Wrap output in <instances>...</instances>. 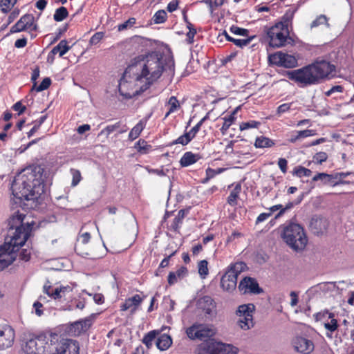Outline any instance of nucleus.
<instances>
[{"mask_svg": "<svg viewBox=\"0 0 354 354\" xmlns=\"http://www.w3.org/2000/svg\"><path fill=\"white\" fill-rule=\"evenodd\" d=\"M131 46L141 54L131 60L119 82V92L127 98L131 97L138 90L132 91L138 83L145 82L142 91L160 77L164 71L169 74H174V61L168 58L165 66L161 60V55L152 50V44L149 39L140 36H135L130 41Z\"/></svg>", "mask_w": 354, "mask_h": 354, "instance_id": "nucleus-1", "label": "nucleus"}, {"mask_svg": "<svg viewBox=\"0 0 354 354\" xmlns=\"http://www.w3.org/2000/svg\"><path fill=\"white\" fill-rule=\"evenodd\" d=\"M45 178V170L39 165H31L21 170L15 177L11 185L12 208H35L36 201L44 192Z\"/></svg>", "mask_w": 354, "mask_h": 354, "instance_id": "nucleus-2", "label": "nucleus"}, {"mask_svg": "<svg viewBox=\"0 0 354 354\" xmlns=\"http://www.w3.org/2000/svg\"><path fill=\"white\" fill-rule=\"evenodd\" d=\"M26 215L19 211L8 220V232L5 243L0 247V271L8 267L17 258V252L30 235L32 222H24Z\"/></svg>", "mask_w": 354, "mask_h": 354, "instance_id": "nucleus-3", "label": "nucleus"}, {"mask_svg": "<svg viewBox=\"0 0 354 354\" xmlns=\"http://www.w3.org/2000/svg\"><path fill=\"white\" fill-rule=\"evenodd\" d=\"M57 335H40L26 341L21 345V354H79L78 342L71 339L58 341Z\"/></svg>", "mask_w": 354, "mask_h": 354, "instance_id": "nucleus-4", "label": "nucleus"}, {"mask_svg": "<svg viewBox=\"0 0 354 354\" xmlns=\"http://www.w3.org/2000/svg\"><path fill=\"white\" fill-rule=\"evenodd\" d=\"M335 70L330 62L322 60L288 73V77L301 87L319 84Z\"/></svg>", "mask_w": 354, "mask_h": 354, "instance_id": "nucleus-5", "label": "nucleus"}, {"mask_svg": "<svg viewBox=\"0 0 354 354\" xmlns=\"http://www.w3.org/2000/svg\"><path fill=\"white\" fill-rule=\"evenodd\" d=\"M281 238L291 249L297 252L304 250L308 243L304 229L295 223H290L283 226Z\"/></svg>", "mask_w": 354, "mask_h": 354, "instance_id": "nucleus-6", "label": "nucleus"}, {"mask_svg": "<svg viewBox=\"0 0 354 354\" xmlns=\"http://www.w3.org/2000/svg\"><path fill=\"white\" fill-rule=\"evenodd\" d=\"M266 35L269 39V44L274 48H280L289 44L290 30L283 28L281 24L275 23L273 26L266 28Z\"/></svg>", "mask_w": 354, "mask_h": 354, "instance_id": "nucleus-7", "label": "nucleus"}, {"mask_svg": "<svg viewBox=\"0 0 354 354\" xmlns=\"http://www.w3.org/2000/svg\"><path fill=\"white\" fill-rule=\"evenodd\" d=\"M245 266L243 262H236L228 266L221 279V286L224 290L232 292L235 290L238 275L245 270Z\"/></svg>", "mask_w": 354, "mask_h": 354, "instance_id": "nucleus-8", "label": "nucleus"}, {"mask_svg": "<svg viewBox=\"0 0 354 354\" xmlns=\"http://www.w3.org/2000/svg\"><path fill=\"white\" fill-rule=\"evenodd\" d=\"M348 176H354L351 172H336L333 174L318 173L313 178V181L320 180L323 185H329L335 187L339 185L349 184L353 181V179L346 180Z\"/></svg>", "mask_w": 354, "mask_h": 354, "instance_id": "nucleus-9", "label": "nucleus"}, {"mask_svg": "<svg viewBox=\"0 0 354 354\" xmlns=\"http://www.w3.org/2000/svg\"><path fill=\"white\" fill-rule=\"evenodd\" d=\"M187 337L192 340H205L214 335V330L207 325L194 324L186 330Z\"/></svg>", "mask_w": 354, "mask_h": 354, "instance_id": "nucleus-10", "label": "nucleus"}, {"mask_svg": "<svg viewBox=\"0 0 354 354\" xmlns=\"http://www.w3.org/2000/svg\"><path fill=\"white\" fill-rule=\"evenodd\" d=\"M315 319L320 322L327 330L326 335L331 338L332 334L338 328L337 320L335 318V315L328 310L319 312L315 315Z\"/></svg>", "mask_w": 354, "mask_h": 354, "instance_id": "nucleus-11", "label": "nucleus"}, {"mask_svg": "<svg viewBox=\"0 0 354 354\" xmlns=\"http://www.w3.org/2000/svg\"><path fill=\"white\" fill-rule=\"evenodd\" d=\"M269 60L274 65L285 68H294L297 66V59L295 57L282 52L270 55Z\"/></svg>", "mask_w": 354, "mask_h": 354, "instance_id": "nucleus-12", "label": "nucleus"}, {"mask_svg": "<svg viewBox=\"0 0 354 354\" xmlns=\"http://www.w3.org/2000/svg\"><path fill=\"white\" fill-rule=\"evenodd\" d=\"M34 21L35 17L32 14H26L11 27L10 32L16 33L27 30H35L37 26L34 24Z\"/></svg>", "mask_w": 354, "mask_h": 354, "instance_id": "nucleus-13", "label": "nucleus"}, {"mask_svg": "<svg viewBox=\"0 0 354 354\" xmlns=\"http://www.w3.org/2000/svg\"><path fill=\"white\" fill-rule=\"evenodd\" d=\"M292 345L297 352L302 354H310L315 348V345L312 340L301 336H297L293 338Z\"/></svg>", "mask_w": 354, "mask_h": 354, "instance_id": "nucleus-14", "label": "nucleus"}, {"mask_svg": "<svg viewBox=\"0 0 354 354\" xmlns=\"http://www.w3.org/2000/svg\"><path fill=\"white\" fill-rule=\"evenodd\" d=\"M239 290L243 294H259L263 290L259 287L257 280L254 278L246 277L243 278L239 285Z\"/></svg>", "mask_w": 354, "mask_h": 354, "instance_id": "nucleus-15", "label": "nucleus"}, {"mask_svg": "<svg viewBox=\"0 0 354 354\" xmlns=\"http://www.w3.org/2000/svg\"><path fill=\"white\" fill-rule=\"evenodd\" d=\"M15 336V331L11 326H0V350L10 347L14 342Z\"/></svg>", "mask_w": 354, "mask_h": 354, "instance_id": "nucleus-16", "label": "nucleus"}, {"mask_svg": "<svg viewBox=\"0 0 354 354\" xmlns=\"http://www.w3.org/2000/svg\"><path fill=\"white\" fill-rule=\"evenodd\" d=\"M214 354H237L239 349L232 344L212 342Z\"/></svg>", "mask_w": 354, "mask_h": 354, "instance_id": "nucleus-17", "label": "nucleus"}, {"mask_svg": "<svg viewBox=\"0 0 354 354\" xmlns=\"http://www.w3.org/2000/svg\"><path fill=\"white\" fill-rule=\"evenodd\" d=\"M317 134L316 130L314 129H305L302 131H292L288 141L291 143H295L297 141L304 138L314 136Z\"/></svg>", "mask_w": 354, "mask_h": 354, "instance_id": "nucleus-18", "label": "nucleus"}, {"mask_svg": "<svg viewBox=\"0 0 354 354\" xmlns=\"http://www.w3.org/2000/svg\"><path fill=\"white\" fill-rule=\"evenodd\" d=\"M128 130L126 124H122L121 122H118L114 124L108 125L100 131V135H105L108 137L111 133L118 131L119 133H125Z\"/></svg>", "mask_w": 354, "mask_h": 354, "instance_id": "nucleus-19", "label": "nucleus"}, {"mask_svg": "<svg viewBox=\"0 0 354 354\" xmlns=\"http://www.w3.org/2000/svg\"><path fill=\"white\" fill-rule=\"evenodd\" d=\"M142 299L139 295H135L133 297L127 299L125 302L120 306V309L122 311H125L129 308H133L132 312L135 311L137 307L142 302Z\"/></svg>", "mask_w": 354, "mask_h": 354, "instance_id": "nucleus-20", "label": "nucleus"}, {"mask_svg": "<svg viewBox=\"0 0 354 354\" xmlns=\"http://www.w3.org/2000/svg\"><path fill=\"white\" fill-rule=\"evenodd\" d=\"M201 158L200 155L193 153L191 151L185 152L180 160V164L185 167L196 163Z\"/></svg>", "mask_w": 354, "mask_h": 354, "instance_id": "nucleus-21", "label": "nucleus"}, {"mask_svg": "<svg viewBox=\"0 0 354 354\" xmlns=\"http://www.w3.org/2000/svg\"><path fill=\"white\" fill-rule=\"evenodd\" d=\"M198 306L205 314H212L215 305L214 300L208 296L203 297L198 301Z\"/></svg>", "mask_w": 354, "mask_h": 354, "instance_id": "nucleus-22", "label": "nucleus"}, {"mask_svg": "<svg viewBox=\"0 0 354 354\" xmlns=\"http://www.w3.org/2000/svg\"><path fill=\"white\" fill-rule=\"evenodd\" d=\"M295 12V10H287L285 14L281 18V20L277 22V24H281L283 26V28H286L288 30H290V29L292 28Z\"/></svg>", "mask_w": 354, "mask_h": 354, "instance_id": "nucleus-23", "label": "nucleus"}, {"mask_svg": "<svg viewBox=\"0 0 354 354\" xmlns=\"http://www.w3.org/2000/svg\"><path fill=\"white\" fill-rule=\"evenodd\" d=\"M156 344L160 351H166L171 346L172 339L169 335L162 334L158 337Z\"/></svg>", "mask_w": 354, "mask_h": 354, "instance_id": "nucleus-24", "label": "nucleus"}, {"mask_svg": "<svg viewBox=\"0 0 354 354\" xmlns=\"http://www.w3.org/2000/svg\"><path fill=\"white\" fill-rule=\"evenodd\" d=\"M255 310V306L252 304H243L238 307L236 314L239 317H253Z\"/></svg>", "mask_w": 354, "mask_h": 354, "instance_id": "nucleus-25", "label": "nucleus"}, {"mask_svg": "<svg viewBox=\"0 0 354 354\" xmlns=\"http://www.w3.org/2000/svg\"><path fill=\"white\" fill-rule=\"evenodd\" d=\"M147 119H142L134 126L129 133V139L131 141L136 140L145 129Z\"/></svg>", "mask_w": 354, "mask_h": 354, "instance_id": "nucleus-26", "label": "nucleus"}, {"mask_svg": "<svg viewBox=\"0 0 354 354\" xmlns=\"http://www.w3.org/2000/svg\"><path fill=\"white\" fill-rule=\"evenodd\" d=\"M275 145L274 140L263 136H257L255 139L254 147L256 148H270Z\"/></svg>", "mask_w": 354, "mask_h": 354, "instance_id": "nucleus-27", "label": "nucleus"}, {"mask_svg": "<svg viewBox=\"0 0 354 354\" xmlns=\"http://www.w3.org/2000/svg\"><path fill=\"white\" fill-rule=\"evenodd\" d=\"M70 49V46L68 45L66 40H61L59 44L55 46L50 51L53 55L59 53V57H62L65 55Z\"/></svg>", "mask_w": 354, "mask_h": 354, "instance_id": "nucleus-28", "label": "nucleus"}, {"mask_svg": "<svg viewBox=\"0 0 354 354\" xmlns=\"http://www.w3.org/2000/svg\"><path fill=\"white\" fill-rule=\"evenodd\" d=\"M73 289L69 286L56 287L54 290L52 299L60 300L64 298L68 293L71 292Z\"/></svg>", "mask_w": 354, "mask_h": 354, "instance_id": "nucleus-29", "label": "nucleus"}, {"mask_svg": "<svg viewBox=\"0 0 354 354\" xmlns=\"http://www.w3.org/2000/svg\"><path fill=\"white\" fill-rule=\"evenodd\" d=\"M187 211L185 209H180L176 216L174 218L173 222L171 225V227L174 231H178L183 223V220L186 216Z\"/></svg>", "mask_w": 354, "mask_h": 354, "instance_id": "nucleus-30", "label": "nucleus"}, {"mask_svg": "<svg viewBox=\"0 0 354 354\" xmlns=\"http://www.w3.org/2000/svg\"><path fill=\"white\" fill-rule=\"evenodd\" d=\"M237 325L244 330H249L254 326L253 317H239L237 321Z\"/></svg>", "mask_w": 354, "mask_h": 354, "instance_id": "nucleus-31", "label": "nucleus"}, {"mask_svg": "<svg viewBox=\"0 0 354 354\" xmlns=\"http://www.w3.org/2000/svg\"><path fill=\"white\" fill-rule=\"evenodd\" d=\"M326 226V221L322 218H313L310 222V227L312 229H315V233L319 234L322 232V230H325Z\"/></svg>", "mask_w": 354, "mask_h": 354, "instance_id": "nucleus-32", "label": "nucleus"}, {"mask_svg": "<svg viewBox=\"0 0 354 354\" xmlns=\"http://www.w3.org/2000/svg\"><path fill=\"white\" fill-rule=\"evenodd\" d=\"M241 185H236L234 188L230 192L229 196L227 197V203L231 206H235L237 204V198H239L241 192Z\"/></svg>", "mask_w": 354, "mask_h": 354, "instance_id": "nucleus-33", "label": "nucleus"}, {"mask_svg": "<svg viewBox=\"0 0 354 354\" xmlns=\"http://www.w3.org/2000/svg\"><path fill=\"white\" fill-rule=\"evenodd\" d=\"M238 110V108H236L230 115H229L227 117H225L224 122L221 128V131L223 133H224L232 124V123L236 120L235 114Z\"/></svg>", "mask_w": 354, "mask_h": 354, "instance_id": "nucleus-34", "label": "nucleus"}, {"mask_svg": "<svg viewBox=\"0 0 354 354\" xmlns=\"http://www.w3.org/2000/svg\"><path fill=\"white\" fill-rule=\"evenodd\" d=\"M196 354H214L212 342L201 344L197 349Z\"/></svg>", "mask_w": 354, "mask_h": 354, "instance_id": "nucleus-35", "label": "nucleus"}, {"mask_svg": "<svg viewBox=\"0 0 354 354\" xmlns=\"http://www.w3.org/2000/svg\"><path fill=\"white\" fill-rule=\"evenodd\" d=\"M68 12L67 9L65 7L62 6L56 9L55 14L53 15V19L55 21L59 22L65 19L68 17Z\"/></svg>", "mask_w": 354, "mask_h": 354, "instance_id": "nucleus-36", "label": "nucleus"}, {"mask_svg": "<svg viewBox=\"0 0 354 354\" xmlns=\"http://www.w3.org/2000/svg\"><path fill=\"white\" fill-rule=\"evenodd\" d=\"M156 330H151L147 333L142 339V342L146 345L148 348H150L153 345V342L155 340L158 335Z\"/></svg>", "mask_w": 354, "mask_h": 354, "instance_id": "nucleus-37", "label": "nucleus"}, {"mask_svg": "<svg viewBox=\"0 0 354 354\" xmlns=\"http://www.w3.org/2000/svg\"><path fill=\"white\" fill-rule=\"evenodd\" d=\"M292 174L299 178L302 177H308L312 174V171L310 169H307L302 166H297L295 167Z\"/></svg>", "mask_w": 354, "mask_h": 354, "instance_id": "nucleus-38", "label": "nucleus"}, {"mask_svg": "<svg viewBox=\"0 0 354 354\" xmlns=\"http://www.w3.org/2000/svg\"><path fill=\"white\" fill-rule=\"evenodd\" d=\"M167 14L165 10H159L153 16V21L155 24H162L166 21Z\"/></svg>", "mask_w": 354, "mask_h": 354, "instance_id": "nucleus-39", "label": "nucleus"}, {"mask_svg": "<svg viewBox=\"0 0 354 354\" xmlns=\"http://www.w3.org/2000/svg\"><path fill=\"white\" fill-rule=\"evenodd\" d=\"M46 118V115H42L39 119L33 122L35 124L33 127L27 133V136L28 138H31L35 134V133L38 131V129L40 128V126L45 122Z\"/></svg>", "mask_w": 354, "mask_h": 354, "instance_id": "nucleus-40", "label": "nucleus"}, {"mask_svg": "<svg viewBox=\"0 0 354 354\" xmlns=\"http://www.w3.org/2000/svg\"><path fill=\"white\" fill-rule=\"evenodd\" d=\"M192 139L193 138L192 137V136L188 132H185L183 135L180 136L177 139L172 141L171 145H173L180 144L183 146H185L189 144Z\"/></svg>", "mask_w": 354, "mask_h": 354, "instance_id": "nucleus-41", "label": "nucleus"}, {"mask_svg": "<svg viewBox=\"0 0 354 354\" xmlns=\"http://www.w3.org/2000/svg\"><path fill=\"white\" fill-rule=\"evenodd\" d=\"M169 111L165 115V118L168 117L171 113L176 111L180 106L178 100L175 96H171L168 101Z\"/></svg>", "mask_w": 354, "mask_h": 354, "instance_id": "nucleus-42", "label": "nucleus"}, {"mask_svg": "<svg viewBox=\"0 0 354 354\" xmlns=\"http://www.w3.org/2000/svg\"><path fill=\"white\" fill-rule=\"evenodd\" d=\"M208 262L206 260L200 261L198 263V271L200 277L205 279L209 273Z\"/></svg>", "mask_w": 354, "mask_h": 354, "instance_id": "nucleus-43", "label": "nucleus"}, {"mask_svg": "<svg viewBox=\"0 0 354 354\" xmlns=\"http://www.w3.org/2000/svg\"><path fill=\"white\" fill-rule=\"evenodd\" d=\"M17 0H0V10L3 13L8 12L13 6L16 3Z\"/></svg>", "mask_w": 354, "mask_h": 354, "instance_id": "nucleus-44", "label": "nucleus"}, {"mask_svg": "<svg viewBox=\"0 0 354 354\" xmlns=\"http://www.w3.org/2000/svg\"><path fill=\"white\" fill-rule=\"evenodd\" d=\"M254 37H255L254 36H250V37H248L245 39L233 38V39H231V42L234 43V45L242 48L249 45L250 44V42L252 41V40Z\"/></svg>", "mask_w": 354, "mask_h": 354, "instance_id": "nucleus-45", "label": "nucleus"}, {"mask_svg": "<svg viewBox=\"0 0 354 354\" xmlns=\"http://www.w3.org/2000/svg\"><path fill=\"white\" fill-rule=\"evenodd\" d=\"M261 124L260 122L256 120L243 122L240 124L239 129L241 131L247 130L248 129H258Z\"/></svg>", "mask_w": 354, "mask_h": 354, "instance_id": "nucleus-46", "label": "nucleus"}, {"mask_svg": "<svg viewBox=\"0 0 354 354\" xmlns=\"http://www.w3.org/2000/svg\"><path fill=\"white\" fill-rule=\"evenodd\" d=\"M322 24H325L327 27H329L330 26L328 23V18L324 15H320L315 20H313L310 24V28H316Z\"/></svg>", "mask_w": 354, "mask_h": 354, "instance_id": "nucleus-47", "label": "nucleus"}, {"mask_svg": "<svg viewBox=\"0 0 354 354\" xmlns=\"http://www.w3.org/2000/svg\"><path fill=\"white\" fill-rule=\"evenodd\" d=\"M230 30L232 33L236 35H241L245 37H250L249 35V30L245 28H240L236 26H232L230 28Z\"/></svg>", "mask_w": 354, "mask_h": 354, "instance_id": "nucleus-48", "label": "nucleus"}, {"mask_svg": "<svg viewBox=\"0 0 354 354\" xmlns=\"http://www.w3.org/2000/svg\"><path fill=\"white\" fill-rule=\"evenodd\" d=\"M136 19L134 17H131L124 23L119 24L118 26V31H123L124 30H127L128 28H130L133 26V25L136 24Z\"/></svg>", "mask_w": 354, "mask_h": 354, "instance_id": "nucleus-49", "label": "nucleus"}, {"mask_svg": "<svg viewBox=\"0 0 354 354\" xmlns=\"http://www.w3.org/2000/svg\"><path fill=\"white\" fill-rule=\"evenodd\" d=\"M208 118V115H206L205 117H203L194 127H192L188 133L192 136V137L194 138L197 133L200 131L201 126L203 125V122Z\"/></svg>", "mask_w": 354, "mask_h": 354, "instance_id": "nucleus-50", "label": "nucleus"}, {"mask_svg": "<svg viewBox=\"0 0 354 354\" xmlns=\"http://www.w3.org/2000/svg\"><path fill=\"white\" fill-rule=\"evenodd\" d=\"M92 324V320L91 318H86L80 321L75 322V325H80V330L83 332L86 331Z\"/></svg>", "mask_w": 354, "mask_h": 354, "instance_id": "nucleus-51", "label": "nucleus"}, {"mask_svg": "<svg viewBox=\"0 0 354 354\" xmlns=\"http://www.w3.org/2000/svg\"><path fill=\"white\" fill-rule=\"evenodd\" d=\"M313 158L315 163L321 165L327 160L328 155L326 152L320 151L315 153Z\"/></svg>", "mask_w": 354, "mask_h": 354, "instance_id": "nucleus-52", "label": "nucleus"}, {"mask_svg": "<svg viewBox=\"0 0 354 354\" xmlns=\"http://www.w3.org/2000/svg\"><path fill=\"white\" fill-rule=\"evenodd\" d=\"M30 254H31V249L30 248H23L19 252V259H21L22 261H28L30 258Z\"/></svg>", "mask_w": 354, "mask_h": 354, "instance_id": "nucleus-53", "label": "nucleus"}, {"mask_svg": "<svg viewBox=\"0 0 354 354\" xmlns=\"http://www.w3.org/2000/svg\"><path fill=\"white\" fill-rule=\"evenodd\" d=\"M51 84V80L49 77L44 78L42 82L40 83V84L35 88V90L37 92H41L42 91H44L47 89Z\"/></svg>", "mask_w": 354, "mask_h": 354, "instance_id": "nucleus-54", "label": "nucleus"}, {"mask_svg": "<svg viewBox=\"0 0 354 354\" xmlns=\"http://www.w3.org/2000/svg\"><path fill=\"white\" fill-rule=\"evenodd\" d=\"M55 289V287L52 286L49 281L46 283L43 287V292L44 294H46L49 298L52 299L53 297L54 290Z\"/></svg>", "mask_w": 354, "mask_h": 354, "instance_id": "nucleus-55", "label": "nucleus"}, {"mask_svg": "<svg viewBox=\"0 0 354 354\" xmlns=\"http://www.w3.org/2000/svg\"><path fill=\"white\" fill-rule=\"evenodd\" d=\"M103 37L104 33L102 32H97L91 37L89 42L91 45H96L102 39Z\"/></svg>", "mask_w": 354, "mask_h": 354, "instance_id": "nucleus-56", "label": "nucleus"}, {"mask_svg": "<svg viewBox=\"0 0 354 354\" xmlns=\"http://www.w3.org/2000/svg\"><path fill=\"white\" fill-rule=\"evenodd\" d=\"M73 174V180L71 183V185L75 187L76 186L81 180V174L78 170L72 169Z\"/></svg>", "mask_w": 354, "mask_h": 354, "instance_id": "nucleus-57", "label": "nucleus"}, {"mask_svg": "<svg viewBox=\"0 0 354 354\" xmlns=\"http://www.w3.org/2000/svg\"><path fill=\"white\" fill-rule=\"evenodd\" d=\"M69 332L72 335L77 336L80 335L83 330H80V325L76 326L75 322L72 324L69 328Z\"/></svg>", "mask_w": 354, "mask_h": 354, "instance_id": "nucleus-58", "label": "nucleus"}, {"mask_svg": "<svg viewBox=\"0 0 354 354\" xmlns=\"http://www.w3.org/2000/svg\"><path fill=\"white\" fill-rule=\"evenodd\" d=\"M12 108L14 111H18V115L22 114L26 109V106L23 105L20 101L14 104Z\"/></svg>", "mask_w": 354, "mask_h": 354, "instance_id": "nucleus-59", "label": "nucleus"}, {"mask_svg": "<svg viewBox=\"0 0 354 354\" xmlns=\"http://www.w3.org/2000/svg\"><path fill=\"white\" fill-rule=\"evenodd\" d=\"M343 91H344L343 86H342L340 85H336V86H333L330 89H329L328 91H326L325 93V95L326 96H330L334 93H336V92L342 93Z\"/></svg>", "mask_w": 354, "mask_h": 354, "instance_id": "nucleus-60", "label": "nucleus"}, {"mask_svg": "<svg viewBox=\"0 0 354 354\" xmlns=\"http://www.w3.org/2000/svg\"><path fill=\"white\" fill-rule=\"evenodd\" d=\"M287 165L288 161L285 158H280L278 160V166L283 174H286L287 172Z\"/></svg>", "mask_w": 354, "mask_h": 354, "instance_id": "nucleus-61", "label": "nucleus"}, {"mask_svg": "<svg viewBox=\"0 0 354 354\" xmlns=\"http://www.w3.org/2000/svg\"><path fill=\"white\" fill-rule=\"evenodd\" d=\"M271 216H272L271 213H270V212H264V213L260 214L256 219V221H255L256 225H258V224L265 221Z\"/></svg>", "mask_w": 354, "mask_h": 354, "instance_id": "nucleus-62", "label": "nucleus"}, {"mask_svg": "<svg viewBox=\"0 0 354 354\" xmlns=\"http://www.w3.org/2000/svg\"><path fill=\"white\" fill-rule=\"evenodd\" d=\"M196 34V30L192 29L190 30L187 34H186V42L188 44H192L194 43V36Z\"/></svg>", "mask_w": 354, "mask_h": 354, "instance_id": "nucleus-63", "label": "nucleus"}, {"mask_svg": "<svg viewBox=\"0 0 354 354\" xmlns=\"http://www.w3.org/2000/svg\"><path fill=\"white\" fill-rule=\"evenodd\" d=\"M179 279L178 277L176 275V274L174 272H170L168 275V283L171 286L178 282V280Z\"/></svg>", "mask_w": 354, "mask_h": 354, "instance_id": "nucleus-64", "label": "nucleus"}]
</instances>
